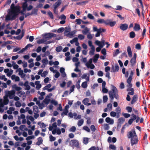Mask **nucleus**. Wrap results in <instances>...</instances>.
<instances>
[{"label":"nucleus","instance_id":"6ab92c4d","mask_svg":"<svg viewBox=\"0 0 150 150\" xmlns=\"http://www.w3.org/2000/svg\"><path fill=\"white\" fill-rule=\"evenodd\" d=\"M38 141L36 143V144L38 146H39L42 144L43 142V140L42 137H39L38 139Z\"/></svg>","mask_w":150,"mask_h":150},{"label":"nucleus","instance_id":"a19ab883","mask_svg":"<svg viewBox=\"0 0 150 150\" xmlns=\"http://www.w3.org/2000/svg\"><path fill=\"white\" fill-rule=\"evenodd\" d=\"M88 138L84 137L83 139V142L86 144H87L88 143Z\"/></svg>","mask_w":150,"mask_h":150},{"label":"nucleus","instance_id":"412c9836","mask_svg":"<svg viewBox=\"0 0 150 150\" xmlns=\"http://www.w3.org/2000/svg\"><path fill=\"white\" fill-rule=\"evenodd\" d=\"M35 84L36 86V88L37 90H39L41 87V85L40 83V81H36Z\"/></svg>","mask_w":150,"mask_h":150},{"label":"nucleus","instance_id":"13d9d810","mask_svg":"<svg viewBox=\"0 0 150 150\" xmlns=\"http://www.w3.org/2000/svg\"><path fill=\"white\" fill-rule=\"evenodd\" d=\"M78 38L80 40H82L85 37L82 34H79L78 35Z\"/></svg>","mask_w":150,"mask_h":150},{"label":"nucleus","instance_id":"2f4dec72","mask_svg":"<svg viewBox=\"0 0 150 150\" xmlns=\"http://www.w3.org/2000/svg\"><path fill=\"white\" fill-rule=\"evenodd\" d=\"M24 33L22 32L21 35H19L17 36H16V38L18 40H21L22 38L24 36Z\"/></svg>","mask_w":150,"mask_h":150},{"label":"nucleus","instance_id":"0eeeda50","mask_svg":"<svg viewBox=\"0 0 150 150\" xmlns=\"http://www.w3.org/2000/svg\"><path fill=\"white\" fill-rule=\"evenodd\" d=\"M137 58V54L134 53L133 57L131 59L130 62L132 66H134L136 63V59Z\"/></svg>","mask_w":150,"mask_h":150},{"label":"nucleus","instance_id":"f257e3e1","mask_svg":"<svg viewBox=\"0 0 150 150\" xmlns=\"http://www.w3.org/2000/svg\"><path fill=\"white\" fill-rule=\"evenodd\" d=\"M11 10L10 11L6 17L7 20H13L19 13L20 7L18 6H15L14 4H12L11 5Z\"/></svg>","mask_w":150,"mask_h":150},{"label":"nucleus","instance_id":"4be33fe9","mask_svg":"<svg viewBox=\"0 0 150 150\" xmlns=\"http://www.w3.org/2000/svg\"><path fill=\"white\" fill-rule=\"evenodd\" d=\"M105 121L107 123H110V124H112L114 123L113 120L111 119L109 117H107L105 119Z\"/></svg>","mask_w":150,"mask_h":150},{"label":"nucleus","instance_id":"72a5a7b5","mask_svg":"<svg viewBox=\"0 0 150 150\" xmlns=\"http://www.w3.org/2000/svg\"><path fill=\"white\" fill-rule=\"evenodd\" d=\"M89 98H86L83 100L82 102L85 105H86L89 102Z\"/></svg>","mask_w":150,"mask_h":150},{"label":"nucleus","instance_id":"8fccbe9b","mask_svg":"<svg viewBox=\"0 0 150 150\" xmlns=\"http://www.w3.org/2000/svg\"><path fill=\"white\" fill-rule=\"evenodd\" d=\"M87 68H90L91 69H93L95 68V66L94 64H91L88 65H87L86 66Z\"/></svg>","mask_w":150,"mask_h":150},{"label":"nucleus","instance_id":"dca6fc26","mask_svg":"<svg viewBox=\"0 0 150 150\" xmlns=\"http://www.w3.org/2000/svg\"><path fill=\"white\" fill-rule=\"evenodd\" d=\"M9 101V100L8 98V96H4V100L2 102L5 104V105H6L8 104Z\"/></svg>","mask_w":150,"mask_h":150},{"label":"nucleus","instance_id":"c756f323","mask_svg":"<svg viewBox=\"0 0 150 150\" xmlns=\"http://www.w3.org/2000/svg\"><path fill=\"white\" fill-rule=\"evenodd\" d=\"M89 29H84V30H82V33L83 34L86 35L87 33H89Z\"/></svg>","mask_w":150,"mask_h":150},{"label":"nucleus","instance_id":"de8ad7c7","mask_svg":"<svg viewBox=\"0 0 150 150\" xmlns=\"http://www.w3.org/2000/svg\"><path fill=\"white\" fill-rule=\"evenodd\" d=\"M83 129L88 132H90V129L89 127L86 126H84L83 127Z\"/></svg>","mask_w":150,"mask_h":150},{"label":"nucleus","instance_id":"5fc2aeb1","mask_svg":"<svg viewBox=\"0 0 150 150\" xmlns=\"http://www.w3.org/2000/svg\"><path fill=\"white\" fill-rule=\"evenodd\" d=\"M76 130V127L74 126H73L70 129L69 131L70 132H74Z\"/></svg>","mask_w":150,"mask_h":150},{"label":"nucleus","instance_id":"473e14b6","mask_svg":"<svg viewBox=\"0 0 150 150\" xmlns=\"http://www.w3.org/2000/svg\"><path fill=\"white\" fill-rule=\"evenodd\" d=\"M42 62L43 64L46 65L48 63V61L47 59V58H46L42 59Z\"/></svg>","mask_w":150,"mask_h":150},{"label":"nucleus","instance_id":"a211bd4d","mask_svg":"<svg viewBox=\"0 0 150 150\" xmlns=\"http://www.w3.org/2000/svg\"><path fill=\"white\" fill-rule=\"evenodd\" d=\"M137 100V95H135L133 96L132 100L131 102V103L132 104H134Z\"/></svg>","mask_w":150,"mask_h":150},{"label":"nucleus","instance_id":"37998d69","mask_svg":"<svg viewBox=\"0 0 150 150\" xmlns=\"http://www.w3.org/2000/svg\"><path fill=\"white\" fill-rule=\"evenodd\" d=\"M109 148L110 149L113 150H115L116 149V147L115 145L113 144H110L109 145Z\"/></svg>","mask_w":150,"mask_h":150},{"label":"nucleus","instance_id":"ea45409f","mask_svg":"<svg viewBox=\"0 0 150 150\" xmlns=\"http://www.w3.org/2000/svg\"><path fill=\"white\" fill-rule=\"evenodd\" d=\"M83 119H81L79 121L78 123V125L79 126H81L83 123Z\"/></svg>","mask_w":150,"mask_h":150},{"label":"nucleus","instance_id":"20e7f679","mask_svg":"<svg viewBox=\"0 0 150 150\" xmlns=\"http://www.w3.org/2000/svg\"><path fill=\"white\" fill-rule=\"evenodd\" d=\"M65 30L64 34V35L67 37H72L76 33V31L74 30L72 31H70L67 30L70 29H66Z\"/></svg>","mask_w":150,"mask_h":150},{"label":"nucleus","instance_id":"c03bdc74","mask_svg":"<svg viewBox=\"0 0 150 150\" xmlns=\"http://www.w3.org/2000/svg\"><path fill=\"white\" fill-rule=\"evenodd\" d=\"M13 87L17 91H19L21 89V88L20 87L16 86V85H14Z\"/></svg>","mask_w":150,"mask_h":150},{"label":"nucleus","instance_id":"cd10ccee","mask_svg":"<svg viewBox=\"0 0 150 150\" xmlns=\"http://www.w3.org/2000/svg\"><path fill=\"white\" fill-rule=\"evenodd\" d=\"M38 125L40 126V127L41 128H45L46 127V125L43 122H38Z\"/></svg>","mask_w":150,"mask_h":150},{"label":"nucleus","instance_id":"bf43d9fd","mask_svg":"<svg viewBox=\"0 0 150 150\" xmlns=\"http://www.w3.org/2000/svg\"><path fill=\"white\" fill-rule=\"evenodd\" d=\"M120 53L119 50L118 49H116L114 52V53L113 54L114 56H117Z\"/></svg>","mask_w":150,"mask_h":150},{"label":"nucleus","instance_id":"9b49d317","mask_svg":"<svg viewBox=\"0 0 150 150\" xmlns=\"http://www.w3.org/2000/svg\"><path fill=\"white\" fill-rule=\"evenodd\" d=\"M101 29H93V31L97 32V33L95 35L96 37H99L100 36V34L101 33Z\"/></svg>","mask_w":150,"mask_h":150},{"label":"nucleus","instance_id":"e433bc0d","mask_svg":"<svg viewBox=\"0 0 150 150\" xmlns=\"http://www.w3.org/2000/svg\"><path fill=\"white\" fill-rule=\"evenodd\" d=\"M88 150H99V148L98 147H96L95 146H92Z\"/></svg>","mask_w":150,"mask_h":150},{"label":"nucleus","instance_id":"7ed1b4c3","mask_svg":"<svg viewBox=\"0 0 150 150\" xmlns=\"http://www.w3.org/2000/svg\"><path fill=\"white\" fill-rule=\"evenodd\" d=\"M134 135L131 139V144L132 146L137 144L138 141L137 136L135 130H134Z\"/></svg>","mask_w":150,"mask_h":150},{"label":"nucleus","instance_id":"603ef678","mask_svg":"<svg viewBox=\"0 0 150 150\" xmlns=\"http://www.w3.org/2000/svg\"><path fill=\"white\" fill-rule=\"evenodd\" d=\"M104 129L105 130H108L109 129V127L107 124H105L104 125Z\"/></svg>","mask_w":150,"mask_h":150},{"label":"nucleus","instance_id":"f3484780","mask_svg":"<svg viewBox=\"0 0 150 150\" xmlns=\"http://www.w3.org/2000/svg\"><path fill=\"white\" fill-rule=\"evenodd\" d=\"M24 86L25 87V90H29L30 88V86L29 85V82L28 81H26L24 83Z\"/></svg>","mask_w":150,"mask_h":150},{"label":"nucleus","instance_id":"774afa93","mask_svg":"<svg viewBox=\"0 0 150 150\" xmlns=\"http://www.w3.org/2000/svg\"><path fill=\"white\" fill-rule=\"evenodd\" d=\"M48 15L52 19L53 18V16L52 13L50 11H49L47 13Z\"/></svg>","mask_w":150,"mask_h":150},{"label":"nucleus","instance_id":"c85d7f7f","mask_svg":"<svg viewBox=\"0 0 150 150\" xmlns=\"http://www.w3.org/2000/svg\"><path fill=\"white\" fill-rule=\"evenodd\" d=\"M97 22L100 23H104L105 24L106 20L105 21L103 19H100L97 21Z\"/></svg>","mask_w":150,"mask_h":150},{"label":"nucleus","instance_id":"aec40b11","mask_svg":"<svg viewBox=\"0 0 150 150\" xmlns=\"http://www.w3.org/2000/svg\"><path fill=\"white\" fill-rule=\"evenodd\" d=\"M134 130L129 132L127 134V137L128 138H131L134 135Z\"/></svg>","mask_w":150,"mask_h":150},{"label":"nucleus","instance_id":"b1692460","mask_svg":"<svg viewBox=\"0 0 150 150\" xmlns=\"http://www.w3.org/2000/svg\"><path fill=\"white\" fill-rule=\"evenodd\" d=\"M125 121V119L124 118L121 117L118 119L117 123L122 124Z\"/></svg>","mask_w":150,"mask_h":150},{"label":"nucleus","instance_id":"423d86ee","mask_svg":"<svg viewBox=\"0 0 150 150\" xmlns=\"http://www.w3.org/2000/svg\"><path fill=\"white\" fill-rule=\"evenodd\" d=\"M116 23L115 21H112L111 19H108L106 20L105 25H110L111 27L114 26Z\"/></svg>","mask_w":150,"mask_h":150},{"label":"nucleus","instance_id":"e2e57ef3","mask_svg":"<svg viewBox=\"0 0 150 150\" xmlns=\"http://www.w3.org/2000/svg\"><path fill=\"white\" fill-rule=\"evenodd\" d=\"M15 105L16 107H19L21 106V103L19 101H17L15 103Z\"/></svg>","mask_w":150,"mask_h":150},{"label":"nucleus","instance_id":"1a4fd4ad","mask_svg":"<svg viewBox=\"0 0 150 150\" xmlns=\"http://www.w3.org/2000/svg\"><path fill=\"white\" fill-rule=\"evenodd\" d=\"M105 40H102L101 42L98 40H96L95 43L100 47L102 48L105 45Z\"/></svg>","mask_w":150,"mask_h":150},{"label":"nucleus","instance_id":"f704fd0d","mask_svg":"<svg viewBox=\"0 0 150 150\" xmlns=\"http://www.w3.org/2000/svg\"><path fill=\"white\" fill-rule=\"evenodd\" d=\"M50 101V99H48L47 98H45L43 100V102L47 105L49 104Z\"/></svg>","mask_w":150,"mask_h":150},{"label":"nucleus","instance_id":"79ce46f5","mask_svg":"<svg viewBox=\"0 0 150 150\" xmlns=\"http://www.w3.org/2000/svg\"><path fill=\"white\" fill-rule=\"evenodd\" d=\"M51 84H49L45 86L43 88V90H47L48 89V88H50L51 86Z\"/></svg>","mask_w":150,"mask_h":150},{"label":"nucleus","instance_id":"49530a36","mask_svg":"<svg viewBox=\"0 0 150 150\" xmlns=\"http://www.w3.org/2000/svg\"><path fill=\"white\" fill-rule=\"evenodd\" d=\"M135 48L138 50H140L141 48V46L139 43H137L135 45Z\"/></svg>","mask_w":150,"mask_h":150},{"label":"nucleus","instance_id":"4c0bfd02","mask_svg":"<svg viewBox=\"0 0 150 150\" xmlns=\"http://www.w3.org/2000/svg\"><path fill=\"white\" fill-rule=\"evenodd\" d=\"M62 49V47L61 46H59L57 47L56 49V51L57 52H60Z\"/></svg>","mask_w":150,"mask_h":150},{"label":"nucleus","instance_id":"6e6d98bb","mask_svg":"<svg viewBox=\"0 0 150 150\" xmlns=\"http://www.w3.org/2000/svg\"><path fill=\"white\" fill-rule=\"evenodd\" d=\"M92 62V58H91L89 60L88 62H86V65L87 66V65H88L90 64H91Z\"/></svg>","mask_w":150,"mask_h":150},{"label":"nucleus","instance_id":"393cba45","mask_svg":"<svg viewBox=\"0 0 150 150\" xmlns=\"http://www.w3.org/2000/svg\"><path fill=\"white\" fill-rule=\"evenodd\" d=\"M19 129L22 131H23V129L25 131H27L28 130V129L26 127L25 125H21L19 127Z\"/></svg>","mask_w":150,"mask_h":150},{"label":"nucleus","instance_id":"4d7b16f0","mask_svg":"<svg viewBox=\"0 0 150 150\" xmlns=\"http://www.w3.org/2000/svg\"><path fill=\"white\" fill-rule=\"evenodd\" d=\"M82 21L80 19H77L76 20V24L78 25L80 24Z\"/></svg>","mask_w":150,"mask_h":150},{"label":"nucleus","instance_id":"f8f14e48","mask_svg":"<svg viewBox=\"0 0 150 150\" xmlns=\"http://www.w3.org/2000/svg\"><path fill=\"white\" fill-rule=\"evenodd\" d=\"M132 115L133 116V118H131L129 120L128 123L129 125H131L133 121L136 120L137 118V116L134 114H132Z\"/></svg>","mask_w":150,"mask_h":150},{"label":"nucleus","instance_id":"f03ea898","mask_svg":"<svg viewBox=\"0 0 150 150\" xmlns=\"http://www.w3.org/2000/svg\"><path fill=\"white\" fill-rule=\"evenodd\" d=\"M112 89L111 91H109V97L111 100H112L114 98L117 99L119 98L118 94V91L116 87L112 85Z\"/></svg>","mask_w":150,"mask_h":150},{"label":"nucleus","instance_id":"c9c22d12","mask_svg":"<svg viewBox=\"0 0 150 150\" xmlns=\"http://www.w3.org/2000/svg\"><path fill=\"white\" fill-rule=\"evenodd\" d=\"M128 25L126 23L122 24L120 26V28H127Z\"/></svg>","mask_w":150,"mask_h":150},{"label":"nucleus","instance_id":"864d4df0","mask_svg":"<svg viewBox=\"0 0 150 150\" xmlns=\"http://www.w3.org/2000/svg\"><path fill=\"white\" fill-rule=\"evenodd\" d=\"M48 72L47 71H44L43 73L41 74V76L42 77H45L47 75Z\"/></svg>","mask_w":150,"mask_h":150},{"label":"nucleus","instance_id":"338daca9","mask_svg":"<svg viewBox=\"0 0 150 150\" xmlns=\"http://www.w3.org/2000/svg\"><path fill=\"white\" fill-rule=\"evenodd\" d=\"M90 128L91 131L93 132H95L96 130V127L95 126L93 125H92L91 126Z\"/></svg>","mask_w":150,"mask_h":150},{"label":"nucleus","instance_id":"052dcab7","mask_svg":"<svg viewBox=\"0 0 150 150\" xmlns=\"http://www.w3.org/2000/svg\"><path fill=\"white\" fill-rule=\"evenodd\" d=\"M101 52L104 55H106V49L105 48H103L101 50Z\"/></svg>","mask_w":150,"mask_h":150},{"label":"nucleus","instance_id":"7c9ffc66","mask_svg":"<svg viewBox=\"0 0 150 150\" xmlns=\"http://www.w3.org/2000/svg\"><path fill=\"white\" fill-rule=\"evenodd\" d=\"M129 37L130 38H133L135 36V34L133 31H132L129 33Z\"/></svg>","mask_w":150,"mask_h":150},{"label":"nucleus","instance_id":"0e129e2a","mask_svg":"<svg viewBox=\"0 0 150 150\" xmlns=\"http://www.w3.org/2000/svg\"><path fill=\"white\" fill-rule=\"evenodd\" d=\"M126 109L129 112H130L132 111V108L131 107L128 106L126 108Z\"/></svg>","mask_w":150,"mask_h":150},{"label":"nucleus","instance_id":"a18cd8bd","mask_svg":"<svg viewBox=\"0 0 150 150\" xmlns=\"http://www.w3.org/2000/svg\"><path fill=\"white\" fill-rule=\"evenodd\" d=\"M60 3L59 2H56L54 5V9H56L57 8L60 6Z\"/></svg>","mask_w":150,"mask_h":150},{"label":"nucleus","instance_id":"2eb2a0df","mask_svg":"<svg viewBox=\"0 0 150 150\" xmlns=\"http://www.w3.org/2000/svg\"><path fill=\"white\" fill-rule=\"evenodd\" d=\"M28 4L26 2H25L23 3L22 5L23 10L22 11L21 13H23L26 10Z\"/></svg>","mask_w":150,"mask_h":150},{"label":"nucleus","instance_id":"bb28decb","mask_svg":"<svg viewBox=\"0 0 150 150\" xmlns=\"http://www.w3.org/2000/svg\"><path fill=\"white\" fill-rule=\"evenodd\" d=\"M34 113H38V109L37 105H35L33 107Z\"/></svg>","mask_w":150,"mask_h":150},{"label":"nucleus","instance_id":"ddd939ff","mask_svg":"<svg viewBox=\"0 0 150 150\" xmlns=\"http://www.w3.org/2000/svg\"><path fill=\"white\" fill-rule=\"evenodd\" d=\"M127 91H131L130 92H129L128 93V94L131 95H133L134 94V89L132 88L128 87V88L127 89Z\"/></svg>","mask_w":150,"mask_h":150},{"label":"nucleus","instance_id":"5701e85b","mask_svg":"<svg viewBox=\"0 0 150 150\" xmlns=\"http://www.w3.org/2000/svg\"><path fill=\"white\" fill-rule=\"evenodd\" d=\"M99 57V54H96L93 57V62L95 63H96L97 62L98 58Z\"/></svg>","mask_w":150,"mask_h":150},{"label":"nucleus","instance_id":"39448f33","mask_svg":"<svg viewBox=\"0 0 150 150\" xmlns=\"http://www.w3.org/2000/svg\"><path fill=\"white\" fill-rule=\"evenodd\" d=\"M69 144L72 147H78L79 146L78 141L76 139L71 140L69 142Z\"/></svg>","mask_w":150,"mask_h":150},{"label":"nucleus","instance_id":"4468645a","mask_svg":"<svg viewBox=\"0 0 150 150\" xmlns=\"http://www.w3.org/2000/svg\"><path fill=\"white\" fill-rule=\"evenodd\" d=\"M127 51L129 57H131L132 56V53L130 46H128L127 47Z\"/></svg>","mask_w":150,"mask_h":150},{"label":"nucleus","instance_id":"09e8293b","mask_svg":"<svg viewBox=\"0 0 150 150\" xmlns=\"http://www.w3.org/2000/svg\"><path fill=\"white\" fill-rule=\"evenodd\" d=\"M88 17L90 19H94V17L92 14L91 13H88L87 15Z\"/></svg>","mask_w":150,"mask_h":150},{"label":"nucleus","instance_id":"58836bf2","mask_svg":"<svg viewBox=\"0 0 150 150\" xmlns=\"http://www.w3.org/2000/svg\"><path fill=\"white\" fill-rule=\"evenodd\" d=\"M87 83L86 81H84L81 84V86L82 88H86L87 87Z\"/></svg>","mask_w":150,"mask_h":150},{"label":"nucleus","instance_id":"a878e982","mask_svg":"<svg viewBox=\"0 0 150 150\" xmlns=\"http://www.w3.org/2000/svg\"><path fill=\"white\" fill-rule=\"evenodd\" d=\"M15 91L12 90L9 91L6 93V94L5 96H15Z\"/></svg>","mask_w":150,"mask_h":150},{"label":"nucleus","instance_id":"3c124183","mask_svg":"<svg viewBox=\"0 0 150 150\" xmlns=\"http://www.w3.org/2000/svg\"><path fill=\"white\" fill-rule=\"evenodd\" d=\"M108 100V98L107 96H104L103 97V102L104 103L107 102Z\"/></svg>","mask_w":150,"mask_h":150},{"label":"nucleus","instance_id":"9d476101","mask_svg":"<svg viewBox=\"0 0 150 150\" xmlns=\"http://www.w3.org/2000/svg\"><path fill=\"white\" fill-rule=\"evenodd\" d=\"M115 68L113 65H112V72H115L116 71H118L119 70V67L117 64H115Z\"/></svg>","mask_w":150,"mask_h":150},{"label":"nucleus","instance_id":"6e6552de","mask_svg":"<svg viewBox=\"0 0 150 150\" xmlns=\"http://www.w3.org/2000/svg\"><path fill=\"white\" fill-rule=\"evenodd\" d=\"M56 35L52 33H48L45 34V38L47 40L51 38L52 37H56Z\"/></svg>","mask_w":150,"mask_h":150},{"label":"nucleus","instance_id":"680f3d73","mask_svg":"<svg viewBox=\"0 0 150 150\" xmlns=\"http://www.w3.org/2000/svg\"><path fill=\"white\" fill-rule=\"evenodd\" d=\"M49 137L50 141L51 142L54 141L56 139L55 137H53L51 135Z\"/></svg>","mask_w":150,"mask_h":150},{"label":"nucleus","instance_id":"69168bd1","mask_svg":"<svg viewBox=\"0 0 150 150\" xmlns=\"http://www.w3.org/2000/svg\"><path fill=\"white\" fill-rule=\"evenodd\" d=\"M46 41V40L45 41L43 39H39L38 40L37 43L38 44H41L44 43Z\"/></svg>","mask_w":150,"mask_h":150}]
</instances>
